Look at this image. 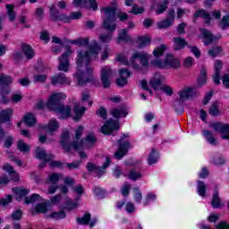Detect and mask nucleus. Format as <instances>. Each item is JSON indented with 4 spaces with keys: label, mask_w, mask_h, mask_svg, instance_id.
<instances>
[{
    "label": "nucleus",
    "mask_w": 229,
    "mask_h": 229,
    "mask_svg": "<svg viewBox=\"0 0 229 229\" xmlns=\"http://www.w3.org/2000/svg\"><path fill=\"white\" fill-rule=\"evenodd\" d=\"M83 125H79L77 130L75 131V140L73 142H80V139H81V135H83Z\"/></svg>",
    "instance_id": "obj_55"
},
{
    "label": "nucleus",
    "mask_w": 229,
    "mask_h": 229,
    "mask_svg": "<svg viewBox=\"0 0 229 229\" xmlns=\"http://www.w3.org/2000/svg\"><path fill=\"white\" fill-rule=\"evenodd\" d=\"M173 40L174 51H182V49H185L186 46H189L185 38H182L181 37H175Z\"/></svg>",
    "instance_id": "obj_27"
},
{
    "label": "nucleus",
    "mask_w": 229,
    "mask_h": 229,
    "mask_svg": "<svg viewBox=\"0 0 229 229\" xmlns=\"http://www.w3.org/2000/svg\"><path fill=\"white\" fill-rule=\"evenodd\" d=\"M121 42H131V38L128 35V30L126 29H122L118 32L117 43Z\"/></svg>",
    "instance_id": "obj_32"
},
{
    "label": "nucleus",
    "mask_w": 229,
    "mask_h": 229,
    "mask_svg": "<svg viewBox=\"0 0 229 229\" xmlns=\"http://www.w3.org/2000/svg\"><path fill=\"white\" fill-rule=\"evenodd\" d=\"M167 8H169V0H163L162 2H158L157 4L155 12L157 15H162V13L167 11Z\"/></svg>",
    "instance_id": "obj_29"
},
{
    "label": "nucleus",
    "mask_w": 229,
    "mask_h": 229,
    "mask_svg": "<svg viewBox=\"0 0 229 229\" xmlns=\"http://www.w3.org/2000/svg\"><path fill=\"white\" fill-rule=\"evenodd\" d=\"M202 135L205 137L208 144H211V146H218L219 142L217 141V139L214 137V133L212 131L204 130L202 131Z\"/></svg>",
    "instance_id": "obj_28"
},
{
    "label": "nucleus",
    "mask_w": 229,
    "mask_h": 229,
    "mask_svg": "<svg viewBox=\"0 0 229 229\" xmlns=\"http://www.w3.org/2000/svg\"><path fill=\"white\" fill-rule=\"evenodd\" d=\"M117 62H121L123 65H131L132 69L136 71H140V65L136 64L137 60H140L141 65L143 67H148L149 65V55L146 54V52H135L132 54L130 63L128 62V58L123 55H119L116 57Z\"/></svg>",
    "instance_id": "obj_4"
},
{
    "label": "nucleus",
    "mask_w": 229,
    "mask_h": 229,
    "mask_svg": "<svg viewBox=\"0 0 229 229\" xmlns=\"http://www.w3.org/2000/svg\"><path fill=\"white\" fill-rule=\"evenodd\" d=\"M13 82V79L11 76L0 73V85H11Z\"/></svg>",
    "instance_id": "obj_48"
},
{
    "label": "nucleus",
    "mask_w": 229,
    "mask_h": 229,
    "mask_svg": "<svg viewBox=\"0 0 229 229\" xmlns=\"http://www.w3.org/2000/svg\"><path fill=\"white\" fill-rule=\"evenodd\" d=\"M193 17L195 19H198V17H202V19H204V21L207 24H210V13H207V11H205L203 9L197 11L193 14Z\"/></svg>",
    "instance_id": "obj_35"
},
{
    "label": "nucleus",
    "mask_w": 229,
    "mask_h": 229,
    "mask_svg": "<svg viewBox=\"0 0 229 229\" xmlns=\"http://www.w3.org/2000/svg\"><path fill=\"white\" fill-rule=\"evenodd\" d=\"M174 25V23H173V21H171L167 19H165L164 21H159L157 23V28H158V30H167Z\"/></svg>",
    "instance_id": "obj_45"
},
{
    "label": "nucleus",
    "mask_w": 229,
    "mask_h": 229,
    "mask_svg": "<svg viewBox=\"0 0 229 229\" xmlns=\"http://www.w3.org/2000/svg\"><path fill=\"white\" fill-rule=\"evenodd\" d=\"M211 207H213V208H221L223 207V204H221V197H219V190L217 189V186L215 187L211 199Z\"/></svg>",
    "instance_id": "obj_26"
},
{
    "label": "nucleus",
    "mask_w": 229,
    "mask_h": 229,
    "mask_svg": "<svg viewBox=\"0 0 229 229\" xmlns=\"http://www.w3.org/2000/svg\"><path fill=\"white\" fill-rule=\"evenodd\" d=\"M13 114V109L12 108L2 110L0 112V124H3V123L10 122V117H12Z\"/></svg>",
    "instance_id": "obj_30"
},
{
    "label": "nucleus",
    "mask_w": 229,
    "mask_h": 229,
    "mask_svg": "<svg viewBox=\"0 0 229 229\" xmlns=\"http://www.w3.org/2000/svg\"><path fill=\"white\" fill-rule=\"evenodd\" d=\"M197 192L199 196H201V198H205V196H207V184H205V182H197Z\"/></svg>",
    "instance_id": "obj_38"
},
{
    "label": "nucleus",
    "mask_w": 229,
    "mask_h": 229,
    "mask_svg": "<svg viewBox=\"0 0 229 229\" xmlns=\"http://www.w3.org/2000/svg\"><path fill=\"white\" fill-rule=\"evenodd\" d=\"M174 108L177 114H183V101L177 99L174 103Z\"/></svg>",
    "instance_id": "obj_51"
},
{
    "label": "nucleus",
    "mask_w": 229,
    "mask_h": 229,
    "mask_svg": "<svg viewBox=\"0 0 229 229\" xmlns=\"http://www.w3.org/2000/svg\"><path fill=\"white\" fill-rule=\"evenodd\" d=\"M222 49L221 47H214L212 49L208 51L209 56L216 57L219 53H221Z\"/></svg>",
    "instance_id": "obj_60"
},
{
    "label": "nucleus",
    "mask_w": 229,
    "mask_h": 229,
    "mask_svg": "<svg viewBox=\"0 0 229 229\" xmlns=\"http://www.w3.org/2000/svg\"><path fill=\"white\" fill-rule=\"evenodd\" d=\"M90 213H86L82 217H77L78 225H89L90 223Z\"/></svg>",
    "instance_id": "obj_46"
},
{
    "label": "nucleus",
    "mask_w": 229,
    "mask_h": 229,
    "mask_svg": "<svg viewBox=\"0 0 229 229\" xmlns=\"http://www.w3.org/2000/svg\"><path fill=\"white\" fill-rule=\"evenodd\" d=\"M50 21L53 22H58L64 21V22H69V18L64 13H60V11L56 9L55 5L50 7Z\"/></svg>",
    "instance_id": "obj_13"
},
{
    "label": "nucleus",
    "mask_w": 229,
    "mask_h": 229,
    "mask_svg": "<svg viewBox=\"0 0 229 229\" xmlns=\"http://www.w3.org/2000/svg\"><path fill=\"white\" fill-rule=\"evenodd\" d=\"M94 193H95V196H97V198H99L100 199H103V198H105V196H106V193L103 191V189L98 188V187L95 188Z\"/></svg>",
    "instance_id": "obj_61"
},
{
    "label": "nucleus",
    "mask_w": 229,
    "mask_h": 229,
    "mask_svg": "<svg viewBox=\"0 0 229 229\" xmlns=\"http://www.w3.org/2000/svg\"><path fill=\"white\" fill-rule=\"evenodd\" d=\"M87 111V107L80 106V104L75 103L73 106V119L74 121H80L81 117L85 115V112Z\"/></svg>",
    "instance_id": "obj_25"
},
{
    "label": "nucleus",
    "mask_w": 229,
    "mask_h": 229,
    "mask_svg": "<svg viewBox=\"0 0 229 229\" xmlns=\"http://www.w3.org/2000/svg\"><path fill=\"white\" fill-rule=\"evenodd\" d=\"M158 158H160L158 151H157V148H152L148 157V165H153V164H157V162H158Z\"/></svg>",
    "instance_id": "obj_33"
},
{
    "label": "nucleus",
    "mask_w": 229,
    "mask_h": 229,
    "mask_svg": "<svg viewBox=\"0 0 229 229\" xmlns=\"http://www.w3.org/2000/svg\"><path fill=\"white\" fill-rule=\"evenodd\" d=\"M129 180L132 182H137V180H140L142 178V174L140 172H137L135 170H131L128 174Z\"/></svg>",
    "instance_id": "obj_49"
},
{
    "label": "nucleus",
    "mask_w": 229,
    "mask_h": 229,
    "mask_svg": "<svg viewBox=\"0 0 229 229\" xmlns=\"http://www.w3.org/2000/svg\"><path fill=\"white\" fill-rule=\"evenodd\" d=\"M112 78H114V72L112 68L105 66L101 69L100 81L104 89H110L112 85Z\"/></svg>",
    "instance_id": "obj_9"
},
{
    "label": "nucleus",
    "mask_w": 229,
    "mask_h": 229,
    "mask_svg": "<svg viewBox=\"0 0 229 229\" xmlns=\"http://www.w3.org/2000/svg\"><path fill=\"white\" fill-rule=\"evenodd\" d=\"M51 84L54 86L71 85V81L69 78H67V76H65V73L59 72L51 77Z\"/></svg>",
    "instance_id": "obj_16"
},
{
    "label": "nucleus",
    "mask_w": 229,
    "mask_h": 229,
    "mask_svg": "<svg viewBox=\"0 0 229 229\" xmlns=\"http://www.w3.org/2000/svg\"><path fill=\"white\" fill-rule=\"evenodd\" d=\"M47 128L50 132V135H53V133L58 130V122L55 119L50 120Z\"/></svg>",
    "instance_id": "obj_44"
},
{
    "label": "nucleus",
    "mask_w": 229,
    "mask_h": 229,
    "mask_svg": "<svg viewBox=\"0 0 229 229\" xmlns=\"http://www.w3.org/2000/svg\"><path fill=\"white\" fill-rule=\"evenodd\" d=\"M23 122L30 128H33L35 126V124H37V119H35V116L33 115V114H30V113H28L23 117Z\"/></svg>",
    "instance_id": "obj_37"
},
{
    "label": "nucleus",
    "mask_w": 229,
    "mask_h": 229,
    "mask_svg": "<svg viewBox=\"0 0 229 229\" xmlns=\"http://www.w3.org/2000/svg\"><path fill=\"white\" fill-rule=\"evenodd\" d=\"M80 165H81V161H73L72 163H67L66 167L72 171V169H80Z\"/></svg>",
    "instance_id": "obj_59"
},
{
    "label": "nucleus",
    "mask_w": 229,
    "mask_h": 229,
    "mask_svg": "<svg viewBox=\"0 0 229 229\" xmlns=\"http://www.w3.org/2000/svg\"><path fill=\"white\" fill-rule=\"evenodd\" d=\"M60 176H62V174H52L49 175V182L50 183H53L54 185H56L58 182L60 181Z\"/></svg>",
    "instance_id": "obj_56"
},
{
    "label": "nucleus",
    "mask_w": 229,
    "mask_h": 229,
    "mask_svg": "<svg viewBox=\"0 0 229 229\" xmlns=\"http://www.w3.org/2000/svg\"><path fill=\"white\" fill-rule=\"evenodd\" d=\"M216 229H229V224L225 221L220 222L218 225H216Z\"/></svg>",
    "instance_id": "obj_64"
},
{
    "label": "nucleus",
    "mask_w": 229,
    "mask_h": 229,
    "mask_svg": "<svg viewBox=\"0 0 229 229\" xmlns=\"http://www.w3.org/2000/svg\"><path fill=\"white\" fill-rule=\"evenodd\" d=\"M4 85L1 88V92H0V103L2 105H8L10 103L9 98H6L8 94H10V84H2Z\"/></svg>",
    "instance_id": "obj_22"
},
{
    "label": "nucleus",
    "mask_w": 229,
    "mask_h": 229,
    "mask_svg": "<svg viewBox=\"0 0 229 229\" xmlns=\"http://www.w3.org/2000/svg\"><path fill=\"white\" fill-rule=\"evenodd\" d=\"M159 90H162V92H165L166 96H171L173 94V89L168 85L161 86Z\"/></svg>",
    "instance_id": "obj_63"
},
{
    "label": "nucleus",
    "mask_w": 229,
    "mask_h": 229,
    "mask_svg": "<svg viewBox=\"0 0 229 229\" xmlns=\"http://www.w3.org/2000/svg\"><path fill=\"white\" fill-rule=\"evenodd\" d=\"M120 77L116 79V85L118 87H124V85H128V78L131 76V72L128 70V68H121L119 70Z\"/></svg>",
    "instance_id": "obj_15"
},
{
    "label": "nucleus",
    "mask_w": 229,
    "mask_h": 229,
    "mask_svg": "<svg viewBox=\"0 0 229 229\" xmlns=\"http://www.w3.org/2000/svg\"><path fill=\"white\" fill-rule=\"evenodd\" d=\"M105 18H103L102 28L108 31L107 34H102L99 36L100 42L108 44L112 40V33L117 30V18L115 16V8L114 7H104Z\"/></svg>",
    "instance_id": "obj_2"
},
{
    "label": "nucleus",
    "mask_w": 229,
    "mask_h": 229,
    "mask_svg": "<svg viewBox=\"0 0 229 229\" xmlns=\"http://www.w3.org/2000/svg\"><path fill=\"white\" fill-rule=\"evenodd\" d=\"M136 42L139 49H142L143 47H146V46H149V44H151V38L148 36H140Z\"/></svg>",
    "instance_id": "obj_34"
},
{
    "label": "nucleus",
    "mask_w": 229,
    "mask_h": 229,
    "mask_svg": "<svg viewBox=\"0 0 229 229\" xmlns=\"http://www.w3.org/2000/svg\"><path fill=\"white\" fill-rule=\"evenodd\" d=\"M208 114L213 117H217V115L221 114V112L219 111V102L215 101L211 104Z\"/></svg>",
    "instance_id": "obj_39"
},
{
    "label": "nucleus",
    "mask_w": 229,
    "mask_h": 229,
    "mask_svg": "<svg viewBox=\"0 0 229 229\" xmlns=\"http://www.w3.org/2000/svg\"><path fill=\"white\" fill-rule=\"evenodd\" d=\"M110 165V157H106V162L103 164L102 166H98V165L89 162L86 164V169L88 170V173L89 174H92V173H96L98 178H101L103 174L106 173V169L109 167Z\"/></svg>",
    "instance_id": "obj_7"
},
{
    "label": "nucleus",
    "mask_w": 229,
    "mask_h": 229,
    "mask_svg": "<svg viewBox=\"0 0 229 229\" xmlns=\"http://www.w3.org/2000/svg\"><path fill=\"white\" fill-rule=\"evenodd\" d=\"M96 142H98L96 134H94V132H89L86 138H82L80 141H72V146L75 151H78V149L92 148Z\"/></svg>",
    "instance_id": "obj_6"
},
{
    "label": "nucleus",
    "mask_w": 229,
    "mask_h": 229,
    "mask_svg": "<svg viewBox=\"0 0 229 229\" xmlns=\"http://www.w3.org/2000/svg\"><path fill=\"white\" fill-rule=\"evenodd\" d=\"M165 19L174 23V20L176 19V13L174 12V9L168 10Z\"/></svg>",
    "instance_id": "obj_58"
},
{
    "label": "nucleus",
    "mask_w": 229,
    "mask_h": 229,
    "mask_svg": "<svg viewBox=\"0 0 229 229\" xmlns=\"http://www.w3.org/2000/svg\"><path fill=\"white\" fill-rule=\"evenodd\" d=\"M164 80H165V78L163 75L160 73H155L148 83L154 90H160V88L162 87V81H164Z\"/></svg>",
    "instance_id": "obj_18"
},
{
    "label": "nucleus",
    "mask_w": 229,
    "mask_h": 229,
    "mask_svg": "<svg viewBox=\"0 0 229 229\" xmlns=\"http://www.w3.org/2000/svg\"><path fill=\"white\" fill-rule=\"evenodd\" d=\"M200 31V38H204V46H210L214 42H217V37L214 36L212 32L207 29H199Z\"/></svg>",
    "instance_id": "obj_14"
},
{
    "label": "nucleus",
    "mask_w": 229,
    "mask_h": 229,
    "mask_svg": "<svg viewBox=\"0 0 229 229\" xmlns=\"http://www.w3.org/2000/svg\"><path fill=\"white\" fill-rule=\"evenodd\" d=\"M40 198H41L40 195L34 193L30 197H25L24 201H25L26 205H30L31 203H35V201H38V199H40Z\"/></svg>",
    "instance_id": "obj_52"
},
{
    "label": "nucleus",
    "mask_w": 229,
    "mask_h": 229,
    "mask_svg": "<svg viewBox=\"0 0 229 229\" xmlns=\"http://www.w3.org/2000/svg\"><path fill=\"white\" fill-rule=\"evenodd\" d=\"M64 208L66 210H73V208H78V203L72 201V199H69L66 200L64 204Z\"/></svg>",
    "instance_id": "obj_53"
},
{
    "label": "nucleus",
    "mask_w": 229,
    "mask_h": 229,
    "mask_svg": "<svg viewBox=\"0 0 229 229\" xmlns=\"http://www.w3.org/2000/svg\"><path fill=\"white\" fill-rule=\"evenodd\" d=\"M210 128H213L215 131L218 133H222V139L229 140V123H213L209 124Z\"/></svg>",
    "instance_id": "obj_11"
},
{
    "label": "nucleus",
    "mask_w": 229,
    "mask_h": 229,
    "mask_svg": "<svg viewBox=\"0 0 229 229\" xmlns=\"http://www.w3.org/2000/svg\"><path fill=\"white\" fill-rule=\"evenodd\" d=\"M17 148L19 149V151H21V153H30V145L26 144V142H24L23 140H20L17 143Z\"/></svg>",
    "instance_id": "obj_40"
},
{
    "label": "nucleus",
    "mask_w": 229,
    "mask_h": 229,
    "mask_svg": "<svg viewBox=\"0 0 229 229\" xmlns=\"http://www.w3.org/2000/svg\"><path fill=\"white\" fill-rule=\"evenodd\" d=\"M128 108L126 106H121L111 110V115L115 119H121V117H126L128 115Z\"/></svg>",
    "instance_id": "obj_24"
},
{
    "label": "nucleus",
    "mask_w": 229,
    "mask_h": 229,
    "mask_svg": "<svg viewBox=\"0 0 229 229\" xmlns=\"http://www.w3.org/2000/svg\"><path fill=\"white\" fill-rule=\"evenodd\" d=\"M46 212H47V205H46V203H38L36 207L35 213H32V215L35 216V214H46Z\"/></svg>",
    "instance_id": "obj_50"
},
{
    "label": "nucleus",
    "mask_w": 229,
    "mask_h": 229,
    "mask_svg": "<svg viewBox=\"0 0 229 229\" xmlns=\"http://www.w3.org/2000/svg\"><path fill=\"white\" fill-rule=\"evenodd\" d=\"M22 58H24V55L22 54V52H21V51H14L13 53V59L14 60V62L16 64H19V62H21V60H22Z\"/></svg>",
    "instance_id": "obj_57"
},
{
    "label": "nucleus",
    "mask_w": 229,
    "mask_h": 229,
    "mask_svg": "<svg viewBox=\"0 0 229 229\" xmlns=\"http://www.w3.org/2000/svg\"><path fill=\"white\" fill-rule=\"evenodd\" d=\"M82 6L84 8H92L94 12L98 10V3L96 0H83Z\"/></svg>",
    "instance_id": "obj_43"
},
{
    "label": "nucleus",
    "mask_w": 229,
    "mask_h": 229,
    "mask_svg": "<svg viewBox=\"0 0 229 229\" xmlns=\"http://www.w3.org/2000/svg\"><path fill=\"white\" fill-rule=\"evenodd\" d=\"M130 137V135L128 134H123V137L118 140V149L116 150V152L114 153V158H116V160H121V158H123V157H125V155H128V149L131 148V143L129 140L123 141L124 139Z\"/></svg>",
    "instance_id": "obj_8"
},
{
    "label": "nucleus",
    "mask_w": 229,
    "mask_h": 229,
    "mask_svg": "<svg viewBox=\"0 0 229 229\" xmlns=\"http://www.w3.org/2000/svg\"><path fill=\"white\" fill-rule=\"evenodd\" d=\"M165 49H167V47L165 45H161L160 47H157L153 51L154 56H156V58H158L159 56H164V53H165Z\"/></svg>",
    "instance_id": "obj_47"
},
{
    "label": "nucleus",
    "mask_w": 229,
    "mask_h": 229,
    "mask_svg": "<svg viewBox=\"0 0 229 229\" xmlns=\"http://www.w3.org/2000/svg\"><path fill=\"white\" fill-rule=\"evenodd\" d=\"M69 140H70V133L68 131H65L61 135V145L64 149V151H67L68 153L69 151H71V149H72V143L69 144Z\"/></svg>",
    "instance_id": "obj_21"
},
{
    "label": "nucleus",
    "mask_w": 229,
    "mask_h": 229,
    "mask_svg": "<svg viewBox=\"0 0 229 229\" xmlns=\"http://www.w3.org/2000/svg\"><path fill=\"white\" fill-rule=\"evenodd\" d=\"M150 65L157 67V69H178V67H181L182 63L174 55L167 54L164 61L155 59L150 62Z\"/></svg>",
    "instance_id": "obj_5"
},
{
    "label": "nucleus",
    "mask_w": 229,
    "mask_h": 229,
    "mask_svg": "<svg viewBox=\"0 0 229 229\" xmlns=\"http://www.w3.org/2000/svg\"><path fill=\"white\" fill-rule=\"evenodd\" d=\"M21 49L25 55L27 60H33V58H35V51L33 50V47H31L27 43H21Z\"/></svg>",
    "instance_id": "obj_23"
},
{
    "label": "nucleus",
    "mask_w": 229,
    "mask_h": 229,
    "mask_svg": "<svg viewBox=\"0 0 229 229\" xmlns=\"http://www.w3.org/2000/svg\"><path fill=\"white\" fill-rule=\"evenodd\" d=\"M197 83L199 87H202L207 83V68H201L200 73L197 78Z\"/></svg>",
    "instance_id": "obj_36"
},
{
    "label": "nucleus",
    "mask_w": 229,
    "mask_h": 229,
    "mask_svg": "<svg viewBox=\"0 0 229 229\" xmlns=\"http://www.w3.org/2000/svg\"><path fill=\"white\" fill-rule=\"evenodd\" d=\"M198 94H199L198 89L188 88V89L179 92V100L182 101L184 103V101H187V99H189V98H196V96H198Z\"/></svg>",
    "instance_id": "obj_17"
},
{
    "label": "nucleus",
    "mask_w": 229,
    "mask_h": 229,
    "mask_svg": "<svg viewBox=\"0 0 229 229\" xmlns=\"http://www.w3.org/2000/svg\"><path fill=\"white\" fill-rule=\"evenodd\" d=\"M65 98L67 96L64 93H54L50 96L47 103L48 110L55 112V114H60L61 119H69L71 117V112H72L71 106H64L62 102Z\"/></svg>",
    "instance_id": "obj_3"
},
{
    "label": "nucleus",
    "mask_w": 229,
    "mask_h": 229,
    "mask_svg": "<svg viewBox=\"0 0 229 229\" xmlns=\"http://www.w3.org/2000/svg\"><path fill=\"white\" fill-rule=\"evenodd\" d=\"M36 158L38 160H45L46 162H51L54 160L55 156L53 154H47L46 149L43 148L38 147L35 150Z\"/></svg>",
    "instance_id": "obj_19"
},
{
    "label": "nucleus",
    "mask_w": 229,
    "mask_h": 229,
    "mask_svg": "<svg viewBox=\"0 0 229 229\" xmlns=\"http://www.w3.org/2000/svg\"><path fill=\"white\" fill-rule=\"evenodd\" d=\"M97 115H99L102 119H106L108 117V114L105 107H100L99 109L97 110L96 112Z\"/></svg>",
    "instance_id": "obj_62"
},
{
    "label": "nucleus",
    "mask_w": 229,
    "mask_h": 229,
    "mask_svg": "<svg viewBox=\"0 0 229 229\" xmlns=\"http://www.w3.org/2000/svg\"><path fill=\"white\" fill-rule=\"evenodd\" d=\"M13 192H14V194L17 196L16 199L21 201L22 198H26V196L30 194V190L21 187H14L13 188Z\"/></svg>",
    "instance_id": "obj_31"
},
{
    "label": "nucleus",
    "mask_w": 229,
    "mask_h": 229,
    "mask_svg": "<svg viewBox=\"0 0 229 229\" xmlns=\"http://www.w3.org/2000/svg\"><path fill=\"white\" fill-rule=\"evenodd\" d=\"M5 7L7 9V15H8L9 21L11 22H13L16 17L15 11H13L15 6H13V4H6Z\"/></svg>",
    "instance_id": "obj_42"
},
{
    "label": "nucleus",
    "mask_w": 229,
    "mask_h": 229,
    "mask_svg": "<svg viewBox=\"0 0 229 229\" xmlns=\"http://www.w3.org/2000/svg\"><path fill=\"white\" fill-rule=\"evenodd\" d=\"M119 130V120L109 119L101 127L100 131L104 135H112V131Z\"/></svg>",
    "instance_id": "obj_10"
},
{
    "label": "nucleus",
    "mask_w": 229,
    "mask_h": 229,
    "mask_svg": "<svg viewBox=\"0 0 229 229\" xmlns=\"http://www.w3.org/2000/svg\"><path fill=\"white\" fill-rule=\"evenodd\" d=\"M223 69V62L216 60L215 62L214 70L215 74L213 75V81L215 85H221V70Z\"/></svg>",
    "instance_id": "obj_20"
},
{
    "label": "nucleus",
    "mask_w": 229,
    "mask_h": 229,
    "mask_svg": "<svg viewBox=\"0 0 229 229\" xmlns=\"http://www.w3.org/2000/svg\"><path fill=\"white\" fill-rule=\"evenodd\" d=\"M50 217L55 219V221H60V219H65V217H67V214H65V211L61 210L51 213Z\"/></svg>",
    "instance_id": "obj_41"
},
{
    "label": "nucleus",
    "mask_w": 229,
    "mask_h": 229,
    "mask_svg": "<svg viewBox=\"0 0 229 229\" xmlns=\"http://www.w3.org/2000/svg\"><path fill=\"white\" fill-rule=\"evenodd\" d=\"M72 50L68 48L66 52H64L59 58V65L57 67L58 71H63L64 72H67L69 71V56H71Z\"/></svg>",
    "instance_id": "obj_12"
},
{
    "label": "nucleus",
    "mask_w": 229,
    "mask_h": 229,
    "mask_svg": "<svg viewBox=\"0 0 229 229\" xmlns=\"http://www.w3.org/2000/svg\"><path fill=\"white\" fill-rule=\"evenodd\" d=\"M89 38H79L80 47H85L88 46L86 51L79 50L77 52L76 64L78 71L74 76L80 87H83L94 81V75H92L94 69L90 65L94 60H99V53L101 51V46L97 40H92L89 44Z\"/></svg>",
    "instance_id": "obj_1"
},
{
    "label": "nucleus",
    "mask_w": 229,
    "mask_h": 229,
    "mask_svg": "<svg viewBox=\"0 0 229 229\" xmlns=\"http://www.w3.org/2000/svg\"><path fill=\"white\" fill-rule=\"evenodd\" d=\"M134 191V199L136 203H141L142 201V192H140V189L139 187L133 188Z\"/></svg>",
    "instance_id": "obj_54"
}]
</instances>
